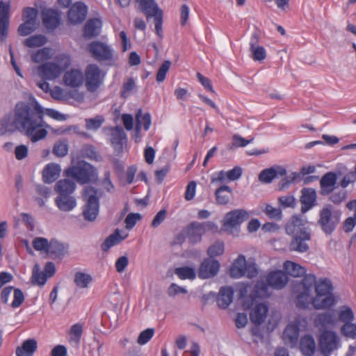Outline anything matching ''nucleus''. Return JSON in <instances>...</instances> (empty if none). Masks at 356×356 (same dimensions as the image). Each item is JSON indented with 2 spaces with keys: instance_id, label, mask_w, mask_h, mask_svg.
Listing matches in <instances>:
<instances>
[{
  "instance_id": "1a4fd4ad",
  "label": "nucleus",
  "mask_w": 356,
  "mask_h": 356,
  "mask_svg": "<svg viewBox=\"0 0 356 356\" xmlns=\"http://www.w3.org/2000/svg\"><path fill=\"white\" fill-rule=\"evenodd\" d=\"M105 74L96 64H88L85 69V84L88 91L94 92L103 84Z\"/></svg>"
},
{
  "instance_id": "39448f33",
  "label": "nucleus",
  "mask_w": 356,
  "mask_h": 356,
  "mask_svg": "<svg viewBox=\"0 0 356 356\" xmlns=\"http://www.w3.org/2000/svg\"><path fill=\"white\" fill-rule=\"evenodd\" d=\"M64 175L81 184H88L97 178L95 168L84 161H79L76 165L66 168Z\"/></svg>"
},
{
  "instance_id": "aec40b11",
  "label": "nucleus",
  "mask_w": 356,
  "mask_h": 356,
  "mask_svg": "<svg viewBox=\"0 0 356 356\" xmlns=\"http://www.w3.org/2000/svg\"><path fill=\"white\" fill-rule=\"evenodd\" d=\"M242 175V169L239 166H236L228 171L220 170L215 173L211 178V183H223L225 181H235L238 179Z\"/></svg>"
},
{
  "instance_id": "6e6d98bb",
  "label": "nucleus",
  "mask_w": 356,
  "mask_h": 356,
  "mask_svg": "<svg viewBox=\"0 0 356 356\" xmlns=\"http://www.w3.org/2000/svg\"><path fill=\"white\" fill-rule=\"evenodd\" d=\"M339 319L340 321L346 323V322L352 323L354 320V314L351 308L343 307L339 314Z\"/></svg>"
},
{
  "instance_id": "a211bd4d",
  "label": "nucleus",
  "mask_w": 356,
  "mask_h": 356,
  "mask_svg": "<svg viewBox=\"0 0 356 356\" xmlns=\"http://www.w3.org/2000/svg\"><path fill=\"white\" fill-rule=\"evenodd\" d=\"M40 76L44 80H54L63 72V69L56 63H44L38 67Z\"/></svg>"
},
{
  "instance_id": "e2e57ef3",
  "label": "nucleus",
  "mask_w": 356,
  "mask_h": 356,
  "mask_svg": "<svg viewBox=\"0 0 356 356\" xmlns=\"http://www.w3.org/2000/svg\"><path fill=\"white\" fill-rule=\"evenodd\" d=\"M329 200L333 202L334 204H340L347 197V191L345 190H340L339 191H334L330 194Z\"/></svg>"
},
{
  "instance_id": "f704fd0d",
  "label": "nucleus",
  "mask_w": 356,
  "mask_h": 356,
  "mask_svg": "<svg viewBox=\"0 0 356 356\" xmlns=\"http://www.w3.org/2000/svg\"><path fill=\"white\" fill-rule=\"evenodd\" d=\"M111 143L115 148H122L123 140H126L127 135L120 126L111 127Z\"/></svg>"
},
{
  "instance_id": "7c9ffc66",
  "label": "nucleus",
  "mask_w": 356,
  "mask_h": 356,
  "mask_svg": "<svg viewBox=\"0 0 356 356\" xmlns=\"http://www.w3.org/2000/svg\"><path fill=\"white\" fill-rule=\"evenodd\" d=\"M268 307L264 303H259L255 305L250 313V321L255 325H260L266 320Z\"/></svg>"
},
{
  "instance_id": "864d4df0",
  "label": "nucleus",
  "mask_w": 356,
  "mask_h": 356,
  "mask_svg": "<svg viewBox=\"0 0 356 356\" xmlns=\"http://www.w3.org/2000/svg\"><path fill=\"white\" fill-rule=\"evenodd\" d=\"M298 174L296 172H293L291 175L286 176L284 178L282 179L278 184V190L284 191L288 188L291 184L293 183L296 179L298 178Z\"/></svg>"
},
{
  "instance_id": "4be33fe9",
  "label": "nucleus",
  "mask_w": 356,
  "mask_h": 356,
  "mask_svg": "<svg viewBox=\"0 0 356 356\" xmlns=\"http://www.w3.org/2000/svg\"><path fill=\"white\" fill-rule=\"evenodd\" d=\"M47 254L52 259H63L68 253L69 245L62 243L57 239L50 240Z\"/></svg>"
},
{
  "instance_id": "b1692460",
  "label": "nucleus",
  "mask_w": 356,
  "mask_h": 356,
  "mask_svg": "<svg viewBox=\"0 0 356 356\" xmlns=\"http://www.w3.org/2000/svg\"><path fill=\"white\" fill-rule=\"evenodd\" d=\"M300 201L301 202V212L305 213L316 205V192L312 188H304L301 191Z\"/></svg>"
},
{
  "instance_id": "473e14b6",
  "label": "nucleus",
  "mask_w": 356,
  "mask_h": 356,
  "mask_svg": "<svg viewBox=\"0 0 356 356\" xmlns=\"http://www.w3.org/2000/svg\"><path fill=\"white\" fill-rule=\"evenodd\" d=\"M300 350L305 356H313L316 350V343L312 336L305 334L300 341Z\"/></svg>"
},
{
  "instance_id": "0e129e2a",
  "label": "nucleus",
  "mask_w": 356,
  "mask_h": 356,
  "mask_svg": "<svg viewBox=\"0 0 356 356\" xmlns=\"http://www.w3.org/2000/svg\"><path fill=\"white\" fill-rule=\"evenodd\" d=\"M141 219V215L140 213H129L125 220L126 228L128 229H132L137 221Z\"/></svg>"
},
{
  "instance_id": "412c9836",
  "label": "nucleus",
  "mask_w": 356,
  "mask_h": 356,
  "mask_svg": "<svg viewBox=\"0 0 356 356\" xmlns=\"http://www.w3.org/2000/svg\"><path fill=\"white\" fill-rule=\"evenodd\" d=\"M286 170L281 165H273L261 171L259 175V180L264 184H270L278 177L286 176Z\"/></svg>"
},
{
  "instance_id": "c9c22d12",
  "label": "nucleus",
  "mask_w": 356,
  "mask_h": 356,
  "mask_svg": "<svg viewBox=\"0 0 356 356\" xmlns=\"http://www.w3.org/2000/svg\"><path fill=\"white\" fill-rule=\"evenodd\" d=\"M38 348V343L34 339L25 340L21 346L16 349L17 356H33Z\"/></svg>"
},
{
  "instance_id": "423d86ee",
  "label": "nucleus",
  "mask_w": 356,
  "mask_h": 356,
  "mask_svg": "<svg viewBox=\"0 0 356 356\" xmlns=\"http://www.w3.org/2000/svg\"><path fill=\"white\" fill-rule=\"evenodd\" d=\"M207 231L217 232H218V227L216 223L211 221L203 222L193 221L184 229V232L188 242L192 245L200 243Z\"/></svg>"
},
{
  "instance_id": "f8f14e48",
  "label": "nucleus",
  "mask_w": 356,
  "mask_h": 356,
  "mask_svg": "<svg viewBox=\"0 0 356 356\" xmlns=\"http://www.w3.org/2000/svg\"><path fill=\"white\" fill-rule=\"evenodd\" d=\"M339 339L334 332L324 330L319 337V349L323 356H329L337 348Z\"/></svg>"
},
{
  "instance_id": "0eeeda50",
  "label": "nucleus",
  "mask_w": 356,
  "mask_h": 356,
  "mask_svg": "<svg viewBox=\"0 0 356 356\" xmlns=\"http://www.w3.org/2000/svg\"><path fill=\"white\" fill-rule=\"evenodd\" d=\"M257 274V265L254 263L247 262L243 254H240L234 260L229 269V275L233 278H240L245 275L248 278H253Z\"/></svg>"
},
{
  "instance_id": "5701e85b",
  "label": "nucleus",
  "mask_w": 356,
  "mask_h": 356,
  "mask_svg": "<svg viewBox=\"0 0 356 356\" xmlns=\"http://www.w3.org/2000/svg\"><path fill=\"white\" fill-rule=\"evenodd\" d=\"M312 237L311 232H303L301 235L292 237L289 243V250L300 253L306 252L309 247L306 241H310Z\"/></svg>"
},
{
  "instance_id": "9b49d317",
  "label": "nucleus",
  "mask_w": 356,
  "mask_h": 356,
  "mask_svg": "<svg viewBox=\"0 0 356 356\" xmlns=\"http://www.w3.org/2000/svg\"><path fill=\"white\" fill-rule=\"evenodd\" d=\"M248 213L244 209H234L225 214L222 220V229L232 230L239 227L243 222L249 218Z\"/></svg>"
},
{
  "instance_id": "bb28decb",
  "label": "nucleus",
  "mask_w": 356,
  "mask_h": 356,
  "mask_svg": "<svg viewBox=\"0 0 356 356\" xmlns=\"http://www.w3.org/2000/svg\"><path fill=\"white\" fill-rule=\"evenodd\" d=\"M84 76L82 72L79 69H71L65 73L63 81L65 84L71 88H78L83 82Z\"/></svg>"
},
{
  "instance_id": "e433bc0d",
  "label": "nucleus",
  "mask_w": 356,
  "mask_h": 356,
  "mask_svg": "<svg viewBox=\"0 0 356 356\" xmlns=\"http://www.w3.org/2000/svg\"><path fill=\"white\" fill-rule=\"evenodd\" d=\"M75 182L67 179L58 181L54 186V190L58 195H72L75 191Z\"/></svg>"
},
{
  "instance_id": "052dcab7",
  "label": "nucleus",
  "mask_w": 356,
  "mask_h": 356,
  "mask_svg": "<svg viewBox=\"0 0 356 356\" xmlns=\"http://www.w3.org/2000/svg\"><path fill=\"white\" fill-rule=\"evenodd\" d=\"M265 213L271 219L280 220L282 219V211L279 208L273 207L270 204H267L264 209Z\"/></svg>"
},
{
  "instance_id": "ea45409f",
  "label": "nucleus",
  "mask_w": 356,
  "mask_h": 356,
  "mask_svg": "<svg viewBox=\"0 0 356 356\" xmlns=\"http://www.w3.org/2000/svg\"><path fill=\"white\" fill-rule=\"evenodd\" d=\"M101 22L97 18L89 19L84 26V35L88 38L97 37L99 34L98 28Z\"/></svg>"
},
{
  "instance_id": "393cba45",
  "label": "nucleus",
  "mask_w": 356,
  "mask_h": 356,
  "mask_svg": "<svg viewBox=\"0 0 356 356\" xmlns=\"http://www.w3.org/2000/svg\"><path fill=\"white\" fill-rule=\"evenodd\" d=\"M42 21L43 25L47 29L54 30L60 24V13L52 8H47L42 11Z\"/></svg>"
},
{
  "instance_id": "2eb2a0df",
  "label": "nucleus",
  "mask_w": 356,
  "mask_h": 356,
  "mask_svg": "<svg viewBox=\"0 0 356 356\" xmlns=\"http://www.w3.org/2000/svg\"><path fill=\"white\" fill-rule=\"evenodd\" d=\"M285 231L288 235L292 237L301 235L303 232H310L308 227H305L304 221L300 216H292L285 225Z\"/></svg>"
},
{
  "instance_id": "a878e982",
  "label": "nucleus",
  "mask_w": 356,
  "mask_h": 356,
  "mask_svg": "<svg viewBox=\"0 0 356 356\" xmlns=\"http://www.w3.org/2000/svg\"><path fill=\"white\" fill-rule=\"evenodd\" d=\"M300 329L298 324H289L283 333V340L284 343L293 348L297 346L299 337Z\"/></svg>"
},
{
  "instance_id": "f257e3e1",
  "label": "nucleus",
  "mask_w": 356,
  "mask_h": 356,
  "mask_svg": "<svg viewBox=\"0 0 356 356\" xmlns=\"http://www.w3.org/2000/svg\"><path fill=\"white\" fill-rule=\"evenodd\" d=\"M43 117V108L34 97H31L29 102H19L15 106L13 116L10 114L1 120V134L19 130L35 143L47 135L44 127L48 125H45Z\"/></svg>"
},
{
  "instance_id": "3c124183",
  "label": "nucleus",
  "mask_w": 356,
  "mask_h": 356,
  "mask_svg": "<svg viewBox=\"0 0 356 356\" xmlns=\"http://www.w3.org/2000/svg\"><path fill=\"white\" fill-rule=\"evenodd\" d=\"M33 247L37 251H44L47 254L49 247L50 241L43 237H36L33 241Z\"/></svg>"
},
{
  "instance_id": "bf43d9fd",
  "label": "nucleus",
  "mask_w": 356,
  "mask_h": 356,
  "mask_svg": "<svg viewBox=\"0 0 356 356\" xmlns=\"http://www.w3.org/2000/svg\"><path fill=\"white\" fill-rule=\"evenodd\" d=\"M341 333L348 337L355 339L356 338V324L348 322L341 328Z\"/></svg>"
},
{
  "instance_id": "5fc2aeb1",
  "label": "nucleus",
  "mask_w": 356,
  "mask_h": 356,
  "mask_svg": "<svg viewBox=\"0 0 356 356\" xmlns=\"http://www.w3.org/2000/svg\"><path fill=\"white\" fill-rule=\"evenodd\" d=\"M171 66V61L170 60H165L161 65L159 67L157 74H156V81L160 83L163 82L166 76V74L170 70V67Z\"/></svg>"
},
{
  "instance_id": "4d7b16f0",
  "label": "nucleus",
  "mask_w": 356,
  "mask_h": 356,
  "mask_svg": "<svg viewBox=\"0 0 356 356\" xmlns=\"http://www.w3.org/2000/svg\"><path fill=\"white\" fill-rule=\"evenodd\" d=\"M32 60L35 63L43 62L49 58V49L48 48H42L38 49L31 56Z\"/></svg>"
},
{
  "instance_id": "4c0bfd02",
  "label": "nucleus",
  "mask_w": 356,
  "mask_h": 356,
  "mask_svg": "<svg viewBox=\"0 0 356 356\" xmlns=\"http://www.w3.org/2000/svg\"><path fill=\"white\" fill-rule=\"evenodd\" d=\"M284 269L286 275L294 277H302L306 275V270L304 267L301 266L293 261H286L284 263Z\"/></svg>"
},
{
  "instance_id": "6ab92c4d",
  "label": "nucleus",
  "mask_w": 356,
  "mask_h": 356,
  "mask_svg": "<svg viewBox=\"0 0 356 356\" xmlns=\"http://www.w3.org/2000/svg\"><path fill=\"white\" fill-rule=\"evenodd\" d=\"M337 175L334 172H327L320 180V194L326 196L331 194L337 187Z\"/></svg>"
},
{
  "instance_id": "603ef678",
  "label": "nucleus",
  "mask_w": 356,
  "mask_h": 356,
  "mask_svg": "<svg viewBox=\"0 0 356 356\" xmlns=\"http://www.w3.org/2000/svg\"><path fill=\"white\" fill-rule=\"evenodd\" d=\"M38 13L37 8L26 7L22 11V19L24 21L29 20V22L35 24Z\"/></svg>"
},
{
  "instance_id": "9d476101",
  "label": "nucleus",
  "mask_w": 356,
  "mask_h": 356,
  "mask_svg": "<svg viewBox=\"0 0 356 356\" xmlns=\"http://www.w3.org/2000/svg\"><path fill=\"white\" fill-rule=\"evenodd\" d=\"M287 282L288 275L282 270H275L267 275L266 282H257L256 287L260 288V290L264 291L267 290L268 286H271L276 289H281L285 286Z\"/></svg>"
},
{
  "instance_id": "58836bf2",
  "label": "nucleus",
  "mask_w": 356,
  "mask_h": 356,
  "mask_svg": "<svg viewBox=\"0 0 356 356\" xmlns=\"http://www.w3.org/2000/svg\"><path fill=\"white\" fill-rule=\"evenodd\" d=\"M127 236H122L119 229H116L113 234L109 235L101 245L103 252H107L111 247L120 243Z\"/></svg>"
},
{
  "instance_id": "de8ad7c7",
  "label": "nucleus",
  "mask_w": 356,
  "mask_h": 356,
  "mask_svg": "<svg viewBox=\"0 0 356 356\" xmlns=\"http://www.w3.org/2000/svg\"><path fill=\"white\" fill-rule=\"evenodd\" d=\"M138 119L140 127L143 126L145 131H147L149 129L152 122L150 114L149 113L142 114V111L139 109L136 115V123H138Z\"/></svg>"
},
{
  "instance_id": "4468645a",
  "label": "nucleus",
  "mask_w": 356,
  "mask_h": 356,
  "mask_svg": "<svg viewBox=\"0 0 356 356\" xmlns=\"http://www.w3.org/2000/svg\"><path fill=\"white\" fill-rule=\"evenodd\" d=\"M88 51L99 61L110 60L113 58V51L106 44L100 41H93L88 44Z\"/></svg>"
},
{
  "instance_id": "13d9d810",
  "label": "nucleus",
  "mask_w": 356,
  "mask_h": 356,
  "mask_svg": "<svg viewBox=\"0 0 356 356\" xmlns=\"http://www.w3.org/2000/svg\"><path fill=\"white\" fill-rule=\"evenodd\" d=\"M35 24L29 22V20L24 21L17 29L18 34L22 36L29 35L35 30Z\"/></svg>"
},
{
  "instance_id": "f3484780",
  "label": "nucleus",
  "mask_w": 356,
  "mask_h": 356,
  "mask_svg": "<svg viewBox=\"0 0 356 356\" xmlns=\"http://www.w3.org/2000/svg\"><path fill=\"white\" fill-rule=\"evenodd\" d=\"M87 11V6L84 3L81 1L76 2L68 10V21L73 24L83 22L86 19Z\"/></svg>"
},
{
  "instance_id": "6e6552de",
  "label": "nucleus",
  "mask_w": 356,
  "mask_h": 356,
  "mask_svg": "<svg viewBox=\"0 0 356 356\" xmlns=\"http://www.w3.org/2000/svg\"><path fill=\"white\" fill-rule=\"evenodd\" d=\"M316 282V276L312 274H308L304 276L300 286L302 291L296 297V306L300 309H306L309 303L313 304L312 292L314 288V284Z\"/></svg>"
},
{
  "instance_id": "a18cd8bd",
  "label": "nucleus",
  "mask_w": 356,
  "mask_h": 356,
  "mask_svg": "<svg viewBox=\"0 0 356 356\" xmlns=\"http://www.w3.org/2000/svg\"><path fill=\"white\" fill-rule=\"evenodd\" d=\"M85 122L87 130L96 131L101 127L104 122V118L102 115H96L93 118H86Z\"/></svg>"
},
{
  "instance_id": "20e7f679",
  "label": "nucleus",
  "mask_w": 356,
  "mask_h": 356,
  "mask_svg": "<svg viewBox=\"0 0 356 356\" xmlns=\"http://www.w3.org/2000/svg\"><path fill=\"white\" fill-rule=\"evenodd\" d=\"M341 211L332 204H326L318 212L317 225L325 235H331L340 222Z\"/></svg>"
},
{
  "instance_id": "49530a36",
  "label": "nucleus",
  "mask_w": 356,
  "mask_h": 356,
  "mask_svg": "<svg viewBox=\"0 0 356 356\" xmlns=\"http://www.w3.org/2000/svg\"><path fill=\"white\" fill-rule=\"evenodd\" d=\"M74 283L80 288H86L92 281V277L82 272H77L74 276Z\"/></svg>"
},
{
  "instance_id": "a19ab883",
  "label": "nucleus",
  "mask_w": 356,
  "mask_h": 356,
  "mask_svg": "<svg viewBox=\"0 0 356 356\" xmlns=\"http://www.w3.org/2000/svg\"><path fill=\"white\" fill-rule=\"evenodd\" d=\"M175 273L181 280H194L196 277V273L194 268L188 266H184L177 268L175 270Z\"/></svg>"
},
{
  "instance_id": "cd10ccee",
  "label": "nucleus",
  "mask_w": 356,
  "mask_h": 356,
  "mask_svg": "<svg viewBox=\"0 0 356 356\" xmlns=\"http://www.w3.org/2000/svg\"><path fill=\"white\" fill-rule=\"evenodd\" d=\"M259 37L257 33L252 35L250 40V50L253 60L261 61L266 57L265 49L259 44Z\"/></svg>"
},
{
  "instance_id": "ddd939ff",
  "label": "nucleus",
  "mask_w": 356,
  "mask_h": 356,
  "mask_svg": "<svg viewBox=\"0 0 356 356\" xmlns=\"http://www.w3.org/2000/svg\"><path fill=\"white\" fill-rule=\"evenodd\" d=\"M220 264L216 259L204 258L197 269L200 279L207 280L216 276L220 270Z\"/></svg>"
},
{
  "instance_id": "dca6fc26",
  "label": "nucleus",
  "mask_w": 356,
  "mask_h": 356,
  "mask_svg": "<svg viewBox=\"0 0 356 356\" xmlns=\"http://www.w3.org/2000/svg\"><path fill=\"white\" fill-rule=\"evenodd\" d=\"M10 3L0 0V40L3 41L8 36L10 24Z\"/></svg>"
},
{
  "instance_id": "c03bdc74",
  "label": "nucleus",
  "mask_w": 356,
  "mask_h": 356,
  "mask_svg": "<svg viewBox=\"0 0 356 356\" xmlns=\"http://www.w3.org/2000/svg\"><path fill=\"white\" fill-rule=\"evenodd\" d=\"M83 332V327L80 324H74L70 328V342L75 346L79 345Z\"/></svg>"
},
{
  "instance_id": "69168bd1",
  "label": "nucleus",
  "mask_w": 356,
  "mask_h": 356,
  "mask_svg": "<svg viewBox=\"0 0 356 356\" xmlns=\"http://www.w3.org/2000/svg\"><path fill=\"white\" fill-rule=\"evenodd\" d=\"M14 299L11 303V307L16 308L19 307L24 300V296L22 291L19 289H13Z\"/></svg>"
},
{
  "instance_id": "09e8293b",
  "label": "nucleus",
  "mask_w": 356,
  "mask_h": 356,
  "mask_svg": "<svg viewBox=\"0 0 356 356\" xmlns=\"http://www.w3.org/2000/svg\"><path fill=\"white\" fill-rule=\"evenodd\" d=\"M53 154L58 157H63L67 154L68 145L65 141L59 140L55 143L52 149Z\"/></svg>"
},
{
  "instance_id": "f03ea898",
  "label": "nucleus",
  "mask_w": 356,
  "mask_h": 356,
  "mask_svg": "<svg viewBox=\"0 0 356 356\" xmlns=\"http://www.w3.org/2000/svg\"><path fill=\"white\" fill-rule=\"evenodd\" d=\"M99 191L92 186H86L82 192V198L85 202L82 207V215L85 220L94 222L99 211Z\"/></svg>"
},
{
  "instance_id": "774afa93",
  "label": "nucleus",
  "mask_w": 356,
  "mask_h": 356,
  "mask_svg": "<svg viewBox=\"0 0 356 356\" xmlns=\"http://www.w3.org/2000/svg\"><path fill=\"white\" fill-rule=\"evenodd\" d=\"M29 149L26 145H20L15 149V156L17 160H22L28 156Z\"/></svg>"
},
{
  "instance_id": "37998d69",
  "label": "nucleus",
  "mask_w": 356,
  "mask_h": 356,
  "mask_svg": "<svg viewBox=\"0 0 356 356\" xmlns=\"http://www.w3.org/2000/svg\"><path fill=\"white\" fill-rule=\"evenodd\" d=\"M47 42V38L42 35H35L26 38L24 44L28 47H38Z\"/></svg>"
},
{
  "instance_id": "338daca9",
  "label": "nucleus",
  "mask_w": 356,
  "mask_h": 356,
  "mask_svg": "<svg viewBox=\"0 0 356 356\" xmlns=\"http://www.w3.org/2000/svg\"><path fill=\"white\" fill-rule=\"evenodd\" d=\"M56 60L57 61L56 64L63 69V71L67 69L71 64V58L67 54H59L56 56Z\"/></svg>"
},
{
  "instance_id": "72a5a7b5",
  "label": "nucleus",
  "mask_w": 356,
  "mask_h": 356,
  "mask_svg": "<svg viewBox=\"0 0 356 356\" xmlns=\"http://www.w3.org/2000/svg\"><path fill=\"white\" fill-rule=\"evenodd\" d=\"M216 202L219 205H226L230 201V196L233 195V190L227 185H222L215 191Z\"/></svg>"
},
{
  "instance_id": "79ce46f5",
  "label": "nucleus",
  "mask_w": 356,
  "mask_h": 356,
  "mask_svg": "<svg viewBox=\"0 0 356 356\" xmlns=\"http://www.w3.org/2000/svg\"><path fill=\"white\" fill-rule=\"evenodd\" d=\"M224 243L222 241H217L207 249V253L209 256L207 258L215 259L216 257L222 255L224 253Z\"/></svg>"
},
{
  "instance_id": "2f4dec72",
  "label": "nucleus",
  "mask_w": 356,
  "mask_h": 356,
  "mask_svg": "<svg viewBox=\"0 0 356 356\" xmlns=\"http://www.w3.org/2000/svg\"><path fill=\"white\" fill-rule=\"evenodd\" d=\"M60 167L58 164L51 163L47 164L42 172V180L44 183L51 184L59 177Z\"/></svg>"
},
{
  "instance_id": "c85d7f7f",
  "label": "nucleus",
  "mask_w": 356,
  "mask_h": 356,
  "mask_svg": "<svg viewBox=\"0 0 356 356\" xmlns=\"http://www.w3.org/2000/svg\"><path fill=\"white\" fill-rule=\"evenodd\" d=\"M234 290L231 286H222L216 297L218 306L223 309H227L233 300Z\"/></svg>"
},
{
  "instance_id": "680f3d73",
  "label": "nucleus",
  "mask_w": 356,
  "mask_h": 356,
  "mask_svg": "<svg viewBox=\"0 0 356 356\" xmlns=\"http://www.w3.org/2000/svg\"><path fill=\"white\" fill-rule=\"evenodd\" d=\"M154 330L153 328H147L141 332L138 337L137 342L140 345L146 344L154 336Z\"/></svg>"
},
{
  "instance_id": "8fccbe9b",
  "label": "nucleus",
  "mask_w": 356,
  "mask_h": 356,
  "mask_svg": "<svg viewBox=\"0 0 356 356\" xmlns=\"http://www.w3.org/2000/svg\"><path fill=\"white\" fill-rule=\"evenodd\" d=\"M260 288L254 287L253 291H252L248 296H245L242 302L243 307L245 310L250 309L254 305L256 299L259 297V291Z\"/></svg>"
},
{
  "instance_id": "7ed1b4c3",
  "label": "nucleus",
  "mask_w": 356,
  "mask_h": 356,
  "mask_svg": "<svg viewBox=\"0 0 356 356\" xmlns=\"http://www.w3.org/2000/svg\"><path fill=\"white\" fill-rule=\"evenodd\" d=\"M316 296L313 298V306L316 309H327L334 304L332 294V284L325 278L315 282L314 284Z\"/></svg>"
},
{
  "instance_id": "c756f323",
  "label": "nucleus",
  "mask_w": 356,
  "mask_h": 356,
  "mask_svg": "<svg viewBox=\"0 0 356 356\" xmlns=\"http://www.w3.org/2000/svg\"><path fill=\"white\" fill-rule=\"evenodd\" d=\"M55 204L59 210L68 212L76 207V200L72 195L60 194L55 198Z\"/></svg>"
}]
</instances>
